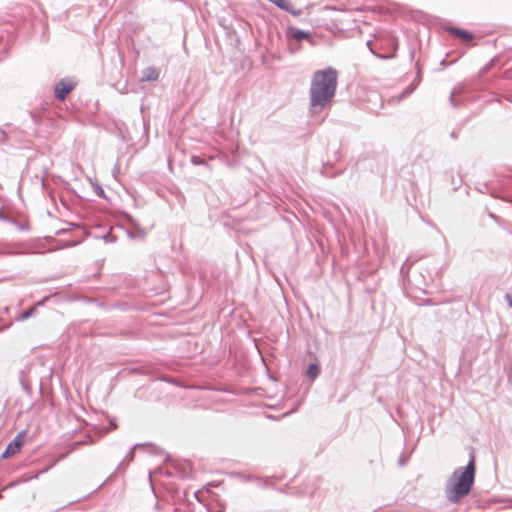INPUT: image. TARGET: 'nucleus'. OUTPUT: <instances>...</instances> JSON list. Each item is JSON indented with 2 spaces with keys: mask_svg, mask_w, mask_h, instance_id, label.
I'll return each instance as SVG.
<instances>
[{
  "mask_svg": "<svg viewBox=\"0 0 512 512\" xmlns=\"http://www.w3.org/2000/svg\"><path fill=\"white\" fill-rule=\"evenodd\" d=\"M329 167H330V165H328V164H325V165L323 166V168H322V170H321V174H322L323 176H325V177H329V178H334V177H336L337 175H339V174H341V173H342V171L331 172V171L329 170Z\"/></svg>",
  "mask_w": 512,
  "mask_h": 512,
  "instance_id": "12",
  "label": "nucleus"
},
{
  "mask_svg": "<svg viewBox=\"0 0 512 512\" xmlns=\"http://www.w3.org/2000/svg\"><path fill=\"white\" fill-rule=\"evenodd\" d=\"M95 191L98 196L105 197L104 189L99 184H96Z\"/></svg>",
  "mask_w": 512,
  "mask_h": 512,
  "instance_id": "18",
  "label": "nucleus"
},
{
  "mask_svg": "<svg viewBox=\"0 0 512 512\" xmlns=\"http://www.w3.org/2000/svg\"><path fill=\"white\" fill-rule=\"evenodd\" d=\"M489 217L492 218L495 221L498 220V217L495 214L491 213V212L489 213Z\"/></svg>",
  "mask_w": 512,
  "mask_h": 512,
  "instance_id": "23",
  "label": "nucleus"
},
{
  "mask_svg": "<svg viewBox=\"0 0 512 512\" xmlns=\"http://www.w3.org/2000/svg\"><path fill=\"white\" fill-rule=\"evenodd\" d=\"M475 475V455L471 453L467 465L456 468L447 479L444 494L448 502L458 504L468 496L473 488Z\"/></svg>",
  "mask_w": 512,
  "mask_h": 512,
  "instance_id": "2",
  "label": "nucleus"
},
{
  "mask_svg": "<svg viewBox=\"0 0 512 512\" xmlns=\"http://www.w3.org/2000/svg\"><path fill=\"white\" fill-rule=\"evenodd\" d=\"M338 72L329 66L313 73L309 97L310 105L315 109H324L329 105L336 94Z\"/></svg>",
  "mask_w": 512,
  "mask_h": 512,
  "instance_id": "1",
  "label": "nucleus"
},
{
  "mask_svg": "<svg viewBox=\"0 0 512 512\" xmlns=\"http://www.w3.org/2000/svg\"><path fill=\"white\" fill-rule=\"evenodd\" d=\"M413 91H414V87L412 85H409L408 87H406L402 97H405L406 95L411 94Z\"/></svg>",
  "mask_w": 512,
  "mask_h": 512,
  "instance_id": "19",
  "label": "nucleus"
},
{
  "mask_svg": "<svg viewBox=\"0 0 512 512\" xmlns=\"http://www.w3.org/2000/svg\"><path fill=\"white\" fill-rule=\"evenodd\" d=\"M26 430L19 432L6 446L4 452L1 455V459H7L15 455L23 446L25 439Z\"/></svg>",
  "mask_w": 512,
  "mask_h": 512,
  "instance_id": "3",
  "label": "nucleus"
},
{
  "mask_svg": "<svg viewBox=\"0 0 512 512\" xmlns=\"http://www.w3.org/2000/svg\"><path fill=\"white\" fill-rule=\"evenodd\" d=\"M2 498H3V495H2V493L0 492V499H2Z\"/></svg>",
  "mask_w": 512,
  "mask_h": 512,
  "instance_id": "30",
  "label": "nucleus"
},
{
  "mask_svg": "<svg viewBox=\"0 0 512 512\" xmlns=\"http://www.w3.org/2000/svg\"><path fill=\"white\" fill-rule=\"evenodd\" d=\"M485 189H488L486 184L483 185V188H478V190L481 191L482 193L485 192Z\"/></svg>",
  "mask_w": 512,
  "mask_h": 512,
  "instance_id": "24",
  "label": "nucleus"
},
{
  "mask_svg": "<svg viewBox=\"0 0 512 512\" xmlns=\"http://www.w3.org/2000/svg\"><path fill=\"white\" fill-rule=\"evenodd\" d=\"M103 239L107 243H114L116 241V237L112 234L111 230L108 231L104 236Z\"/></svg>",
  "mask_w": 512,
  "mask_h": 512,
  "instance_id": "15",
  "label": "nucleus"
},
{
  "mask_svg": "<svg viewBox=\"0 0 512 512\" xmlns=\"http://www.w3.org/2000/svg\"><path fill=\"white\" fill-rule=\"evenodd\" d=\"M126 233H127V236H128L129 238H132V239H133V238H135V235H134V234H133V232H131L130 230H127V231H126Z\"/></svg>",
  "mask_w": 512,
  "mask_h": 512,
  "instance_id": "22",
  "label": "nucleus"
},
{
  "mask_svg": "<svg viewBox=\"0 0 512 512\" xmlns=\"http://www.w3.org/2000/svg\"><path fill=\"white\" fill-rule=\"evenodd\" d=\"M399 464L402 466L405 465V460L402 457L399 458Z\"/></svg>",
  "mask_w": 512,
  "mask_h": 512,
  "instance_id": "26",
  "label": "nucleus"
},
{
  "mask_svg": "<svg viewBox=\"0 0 512 512\" xmlns=\"http://www.w3.org/2000/svg\"><path fill=\"white\" fill-rule=\"evenodd\" d=\"M459 92H460V90L458 91V90H456V89H455V90H454V91H452V92H451V94H450V104H451L453 107H458V106L460 105V104H459V102H458V101H456V100H455V98H454V97H455V95H456V94H458Z\"/></svg>",
  "mask_w": 512,
  "mask_h": 512,
  "instance_id": "14",
  "label": "nucleus"
},
{
  "mask_svg": "<svg viewBox=\"0 0 512 512\" xmlns=\"http://www.w3.org/2000/svg\"><path fill=\"white\" fill-rule=\"evenodd\" d=\"M319 374H320L319 365L316 363H310L307 368V371H306V375H307L308 379L311 381H314L319 376Z\"/></svg>",
  "mask_w": 512,
  "mask_h": 512,
  "instance_id": "10",
  "label": "nucleus"
},
{
  "mask_svg": "<svg viewBox=\"0 0 512 512\" xmlns=\"http://www.w3.org/2000/svg\"><path fill=\"white\" fill-rule=\"evenodd\" d=\"M82 443H83V442H76V443L74 444V446H78V445H80V444H82Z\"/></svg>",
  "mask_w": 512,
  "mask_h": 512,
  "instance_id": "29",
  "label": "nucleus"
},
{
  "mask_svg": "<svg viewBox=\"0 0 512 512\" xmlns=\"http://www.w3.org/2000/svg\"><path fill=\"white\" fill-rule=\"evenodd\" d=\"M159 78V72L155 67H147L142 71L141 81H156Z\"/></svg>",
  "mask_w": 512,
  "mask_h": 512,
  "instance_id": "9",
  "label": "nucleus"
},
{
  "mask_svg": "<svg viewBox=\"0 0 512 512\" xmlns=\"http://www.w3.org/2000/svg\"><path fill=\"white\" fill-rule=\"evenodd\" d=\"M191 163L193 165H196V166H200V165H203V166H208V163L206 160L202 159L201 157L199 156H196V155H193L191 157Z\"/></svg>",
  "mask_w": 512,
  "mask_h": 512,
  "instance_id": "13",
  "label": "nucleus"
},
{
  "mask_svg": "<svg viewBox=\"0 0 512 512\" xmlns=\"http://www.w3.org/2000/svg\"><path fill=\"white\" fill-rule=\"evenodd\" d=\"M140 446H143V445H142V444H135V445L130 449V451L128 452V454H127V456H126V457H127V458H130V459H133V457H134V453H135V449H136L137 447H140Z\"/></svg>",
  "mask_w": 512,
  "mask_h": 512,
  "instance_id": "17",
  "label": "nucleus"
},
{
  "mask_svg": "<svg viewBox=\"0 0 512 512\" xmlns=\"http://www.w3.org/2000/svg\"><path fill=\"white\" fill-rule=\"evenodd\" d=\"M485 189H488L486 184L483 185V188H478V190L481 191L482 193L485 192Z\"/></svg>",
  "mask_w": 512,
  "mask_h": 512,
  "instance_id": "25",
  "label": "nucleus"
},
{
  "mask_svg": "<svg viewBox=\"0 0 512 512\" xmlns=\"http://www.w3.org/2000/svg\"><path fill=\"white\" fill-rule=\"evenodd\" d=\"M75 88V83L67 78L61 79L54 86V95L55 98L59 101H64L68 95Z\"/></svg>",
  "mask_w": 512,
  "mask_h": 512,
  "instance_id": "4",
  "label": "nucleus"
},
{
  "mask_svg": "<svg viewBox=\"0 0 512 512\" xmlns=\"http://www.w3.org/2000/svg\"><path fill=\"white\" fill-rule=\"evenodd\" d=\"M489 66H490V64H489V65H487V66H485V67L483 68V71H482V72H485V71L489 68Z\"/></svg>",
  "mask_w": 512,
  "mask_h": 512,
  "instance_id": "28",
  "label": "nucleus"
},
{
  "mask_svg": "<svg viewBox=\"0 0 512 512\" xmlns=\"http://www.w3.org/2000/svg\"><path fill=\"white\" fill-rule=\"evenodd\" d=\"M244 480H245V481H250V480H251V478H250L249 476H245V477H244Z\"/></svg>",
  "mask_w": 512,
  "mask_h": 512,
  "instance_id": "27",
  "label": "nucleus"
},
{
  "mask_svg": "<svg viewBox=\"0 0 512 512\" xmlns=\"http://www.w3.org/2000/svg\"><path fill=\"white\" fill-rule=\"evenodd\" d=\"M269 2L275 4L278 8L290 13L291 15L298 16L301 11L296 10L292 3L288 0H268Z\"/></svg>",
  "mask_w": 512,
  "mask_h": 512,
  "instance_id": "6",
  "label": "nucleus"
},
{
  "mask_svg": "<svg viewBox=\"0 0 512 512\" xmlns=\"http://www.w3.org/2000/svg\"><path fill=\"white\" fill-rule=\"evenodd\" d=\"M387 41H388V44L391 46V52L388 53V54H378L377 52L374 51V49L372 48V41L371 40H368L367 41V46L369 47L370 51L378 58L380 59H391V58H394L396 56V51L398 49V40L396 37L392 36V35H388V38H387Z\"/></svg>",
  "mask_w": 512,
  "mask_h": 512,
  "instance_id": "5",
  "label": "nucleus"
},
{
  "mask_svg": "<svg viewBox=\"0 0 512 512\" xmlns=\"http://www.w3.org/2000/svg\"><path fill=\"white\" fill-rule=\"evenodd\" d=\"M447 32L462 38L466 42H470L474 39V35L471 32L458 27H449L447 28Z\"/></svg>",
  "mask_w": 512,
  "mask_h": 512,
  "instance_id": "7",
  "label": "nucleus"
},
{
  "mask_svg": "<svg viewBox=\"0 0 512 512\" xmlns=\"http://www.w3.org/2000/svg\"><path fill=\"white\" fill-rule=\"evenodd\" d=\"M450 137H451L452 139L456 140V139L458 138V133H457L456 131H452V132L450 133Z\"/></svg>",
  "mask_w": 512,
  "mask_h": 512,
  "instance_id": "21",
  "label": "nucleus"
},
{
  "mask_svg": "<svg viewBox=\"0 0 512 512\" xmlns=\"http://www.w3.org/2000/svg\"><path fill=\"white\" fill-rule=\"evenodd\" d=\"M36 312V305L35 306H32L20 313H18L15 317L16 321H25L27 319H29L30 317H32Z\"/></svg>",
  "mask_w": 512,
  "mask_h": 512,
  "instance_id": "11",
  "label": "nucleus"
},
{
  "mask_svg": "<svg viewBox=\"0 0 512 512\" xmlns=\"http://www.w3.org/2000/svg\"><path fill=\"white\" fill-rule=\"evenodd\" d=\"M506 300L508 302V305L512 307V294H506Z\"/></svg>",
  "mask_w": 512,
  "mask_h": 512,
  "instance_id": "20",
  "label": "nucleus"
},
{
  "mask_svg": "<svg viewBox=\"0 0 512 512\" xmlns=\"http://www.w3.org/2000/svg\"><path fill=\"white\" fill-rule=\"evenodd\" d=\"M288 32L290 36L296 41H302L311 38V34L308 31L301 30L295 27H289Z\"/></svg>",
  "mask_w": 512,
  "mask_h": 512,
  "instance_id": "8",
  "label": "nucleus"
},
{
  "mask_svg": "<svg viewBox=\"0 0 512 512\" xmlns=\"http://www.w3.org/2000/svg\"><path fill=\"white\" fill-rule=\"evenodd\" d=\"M17 228L20 230V231H29L30 230V225L28 223H19L16 221V223H14Z\"/></svg>",
  "mask_w": 512,
  "mask_h": 512,
  "instance_id": "16",
  "label": "nucleus"
}]
</instances>
